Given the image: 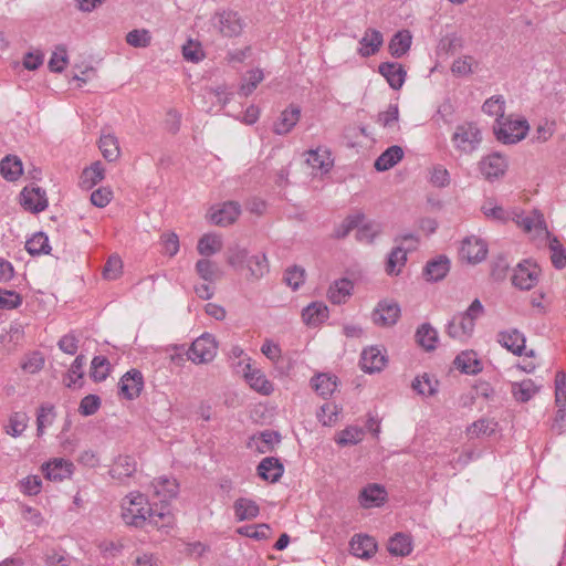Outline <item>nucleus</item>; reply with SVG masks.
<instances>
[{
	"mask_svg": "<svg viewBox=\"0 0 566 566\" xmlns=\"http://www.w3.org/2000/svg\"><path fill=\"white\" fill-rule=\"evenodd\" d=\"M484 313V307L480 300L475 298L468 310L463 313H459L452 317L447 325V334L459 340H465L471 337L475 321Z\"/></svg>",
	"mask_w": 566,
	"mask_h": 566,
	"instance_id": "1",
	"label": "nucleus"
},
{
	"mask_svg": "<svg viewBox=\"0 0 566 566\" xmlns=\"http://www.w3.org/2000/svg\"><path fill=\"white\" fill-rule=\"evenodd\" d=\"M149 512L147 497L139 492L130 493L122 502V517L127 525L142 527L147 522Z\"/></svg>",
	"mask_w": 566,
	"mask_h": 566,
	"instance_id": "2",
	"label": "nucleus"
},
{
	"mask_svg": "<svg viewBox=\"0 0 566 566\" xmlns=\"http://www.w3.org/2000/svg\"><path fill=\"white\" fill-rule=\"evenodd\" d=\"M394 242L397 245L391 250L386 262V273L388 275H398L401 272L407 262V253L416 249L418 239L413 233H407L397 235Z\"/></svg>",
	"mask_w": 566,
	"mask_h": 566,
	"instance_id": "3",
	"label": "nucleus"
},
{
	"mask_svg": "<svg viewBox=\"0 0 566 566\" xmlns=\"http://www.w3.org/2000/svg\"><path fill=\"white\" fill-rule=\"evenodd\" d=\"M528 129L530 126L526 119H511L503 116L496 118L494 134L503 144H516L525 138Z\"/></svg>",
	"mask_w": 566,
	"mask_h": 566,
	"instance_id": "4",
	"label": "nucleus"
},
{
	"mask_svg": "<svg viewBox=\"0 0 566 566\" xmlns=\"http://www.w3.org/2000/svg\"><path fill=\"white\" fill-rule=\"evenodd\" d=\"M482 142V134L476 124L468 122L457 126L452 135L454 148L461 154L475 151Z\"/></svg>",
	"mask_w": 566,
	"mask_h": 566,
	"instance_id": "5",
	"label": "nucleus"
},
{
	"mask_svg": "<svg viewBox=\"0 0 566 566\" xmlns=\"http://www.w3.org/2000/svg\"><path fill=\"white\" fill-rule=\"evenodd\" d=\"M217 349L214 337L205 333L192 342L188 350V358L196 364H206L216 357Z\"/></svg>",
	"mask_w": 566,
	"mask_h": 566,
	"instance_id": "6",
	"label": "nucleus"
},
{
	"mask_svg": "<svg viewBox=\"0 0 566 566\" xmlns=\"http://www.w3.org/2000/svg\"><path fill=\"white\" fill-rule=\"evenodd\" d=\"M212 23L227 38L240 35L244 27L239 13L232 10L217 11L212 17Z\"/></svg>",
	"mask_w": 566,
	"mask_h": 566,
	"instance_id": "7",
	"label": "nucleus"
},
{
	"mask_svg": "<svg viewBox=\"0 0 566 566\" xmlns=\"http://www.w3.org/2000/svg\"><path fill=\"white\" fill-rule=\"evenodd\" d=\"M539 272L537 264L524 260L514 268L512 284L520 290L528 291L537 284Z\"/></svg>",
	"mask_w": 566,
	"mask_h": 566,
	"instance_id": "8",
	"label": "nucleus"
},
{
	"mask_svg": "<svg viewBox=\"0 0 566 566\" xmlns=\"http://www.w3.org/2000/svg\"><path fill=\"white\" fill-rule=\"evenodd\" d=\"M20 196L22 207L32 213L42 212L48 208L45 190L38 186L24 187Z\"/></svg>",
	"mask_w": 566,
	"mask_h": 566,
	"instance_id": "9",
	"label": "nucleus"
},
{
	"mask_svg": "<svg viewBox=\"0 0 566 566\" xmlns=\"http://www.w3.org/2000/svg\"><path fill=\"white\" fill-rule=\"evenodd\" d=\"M479 168L483 177L492 181L504 176L507 169L506 159L499 153L488 155L479 163Z\"/></svg>",
	"mask_w": 566,
	"mask_h": 566,
	"instance_id": "10",
	"label": "nucleus"
},
{
	"mask_svg": "<svg viewBox=\"0 0 566 566\" xmlns=\"http://www.w3.org/2000/svg\"><path fill=\"white\" fill-rule=\"evenodd\" d=\"M400 316L398 303L392 301H381L373 312V321L381 327H389L397 323Z\"/></svg>",
	"mask_w": 566,
	"mask_h": 566,
	"instance_id": "11",
	"label": "nucleus"
},
{
	"mask_svg": "<svg viewBox=\"0 0 566 566\" xmlns=\"http://www.w3.org/2000/svg\"><path fill=\"white\" fill-rule=\"evenodd\" d=\"M118 387L119 394L128 400L139 397L144 388V378L142 373L137 369H130L120 378Z\"/></svg>",
	"mask_w": 566,
	"mask_h": 566,
	"instance_id": "12",
	"label": "nucleus"
},
{
	"mask_svg": "<svg viewBox=\"0 0 566 566\" xmlns=\"http://www.w3.org/2000/svg\"><path fill=\"white\" fill-rule=\"evenodd\" d=\"M44 476L50 481L61 482L65 479H70L74 471L73 462L55 458L42 465Z\"/></svg>",
	"mask_w": 566,
	"mask_h": 566,
	"instance_id": "13",
	"label": "nucleus"
},
{
	"mask_svg": "<svg viewBox=\"0 0 566 566\" xmlns=\"http://www.w3.org/2000/svg\"><path fill=\"white\" fill-rule=\"evenodd\" d=\"M518 227H521L525 232L535 231L537 234L546 233L548 231L545 226V220L542 213L534 210L528 214L523 212H514L512 218Z\"/></svg>",
	"mask_w": 566,
	"mask_h": 566,
	"instance_id": "14",
	"label": "nucleus"
},
{
	"mask_svg": "<svg viewBox=\"0 0 566 566\" xmlns=\"http://www.w3.org/2000/svg\"><path fill=\"white\" fill-rule=\"evenodd\" d=\"M301 118V108L291 104L287 108L282 111L279 119L273 124V132L276 135L289 134Z\"/></svg>",
	"mask_w": 566,
	"mask_h": 566,
	"instance_id": "15",
	"label": "nucleus"
},
{
	"mask_svg": "<svg viewBox=\"0 0 566 566\" xmlns=\"http://www.w3.org/2000/svg\"><path fill=\"white\" fill-rule=\"evenodd\" d=\"M379 73L386 78L392 90L402 87L407 72L403 66L396 62H384L378 66Z\"/></svg>",
	"mask_w": 566,
	"mask_h": 566,
	"instance_id": "16",
	"label": "nucleus"
},
{
	"mask_svg": "<svg viewBox=\"0 0 566 566\" xmlns=\"http://www.w3.org/2000/svg\"><path fill=\"white\" fill-rule=\"evenodd\" d=\"M136 471L137 462L134 457L118 455L109 470V474L113 479L124 483L126 479L133 476Z\"/></svg>",
	"mask_w": 566,
	"mask_h": 566,
	"instance_id": "17",
	"label": "nucleus"
},
{
	"mask_svg": "<svg viewBox=\"0 0 566 566\" xmlns=\"http://www.w3.org/2000/svg\"><path fill=\"white\" fill-rule=\"evenodd\" d=\"M241 213L240 205L235 201L224 202L211 213V222L216 226L227 227L233 223Z\"/></svg>",
	"mask_w": 566,
	"mask_h": 566,
	"instance_id": "18",
	"label": "nucleus"
},
{
	"mask_svg": "<svg viewBox=\"0 0 566 566\" xmlns=\"http://www.w3.org/2000/svg\"><path fill=\"white\" fill-rule=\"evenodd\" d=\"M486 253V244L478 238H468L462 242L461 255L470 263L481 262Z\"/></svg>",
	"mask_w": 566,
	"mask_h": 566,
	"instance_id": "19",
	"label": "nucleus"
},
{
	"mask_svg": "<svg viewBox=\"0 0 566 566\" xmlns=\"http://www.w3.org/2000/svg\"><path fill=\"white\" fill-rule=\"evenodd\" d=\"M151 488L154 489V495L158 497L160 502L170 501L177 496L179 491L178 482L167 476L154 479Z\"/></svg>",
	"mask_w": 566,
	"mask_h": 566,
	"instance_id": "20",
	"label": "nucleus"
},
{
	"mask_svg": "<svg viewBox=\"0 0 566 566\" xmlns=\"http://www.w3.org/2000/svg\"><path fill=\"white\" fill-rule=\"evenodd\" d=\"M244 378L252 389L262 394L270 395L273 391V385L266 376L258 368H253L250 364L244 370Z\"/></svg>",
	"mask_w": 566,
	"mask_h": 566,
	"instance_id": "21",
	"label": "nucleus"
},
{
	"mask_svg": "<svg viewBox=\"0 0 566 566\" xmlns=\"http://www.w3.org/2000/svg\"><path fill=\"white\" fill-rule=\"evenodd\" d=\"M354 556L369 559L377 551L376 542L368 535H355L349 543Z\"/></svg>",
	"mask_w": 566,
	"mask_h": 566,
	"instance_id": "22",
	"label": "nucleus"
},
{
	"mask_svg": "<svg viewBox=\"0 0 566 566\" xmlns=\"http://www.w3.org/2000/svg\"><path fill=\"white\" fill-rule=\"evenodd\" d=\"M258 474L265 481L277 482L284 473V467L279 459L273 457L264 458L256 468Z\"/></svg>",
	"mask_w": 566,
	"mask_h": 566,
	"instance_id": "23",
	"label": "nucleus"
},
{
	"mask_svg": "<svg viewBox=\"0 0 566 566\" xmlns=\"http://www.w3.org/2000/svg\"><path fill=\"white\" fill-rule=\"evenodd\" d=\"M497 342L515 355H522L525 349V337L515 328L499 333Z\"/></svg>",
	"mask_w": 566,
	"mask_h": 566,
	"instance_id": "24",
	"label": "nucleus"
},
{
	"mask_svg": "<svg viewBox=\"0 0 566 566\" xmlns=\"http://www.w3.org/2000/svg\"><path fill=\"white\" fill-rule=\"evenodd\" d=\"M386 365V358L376 347L364 349L360 357V367L366 373L380 371Z\"/></svg>",
	"mask_w": 566,
	"mask_h": 566,
	"instance_id": "25",
	"label": "nucleus"
},
{
	"mask_svg": "<svg viewBox=\"0 0 566 566\" xmlns=\"http://www.w3.org/2000/svg\"><path fill=\"white\" fill-rule=\"evenodd\" d=\"M450 270V261L447 256L440 255L429 261L424 269L423 275L427 281L437 282L442 280Z\"/></svg>",
	"mask_w": 566,
	"mask_h": 566,
	"instance_id": "26",
	"label": "nucleus"
},
{
	"mask_svg": "<svg viewBox=\"0 0 566 566\" xmlns=\"http://www.w3.org/2000/svg\"><path fill=\"white\" fill-rule=\"evenodd\" d=\"M416 342L427 352L436 349L439 335L437 329L429 323L421 324L415 335Z\"/></svg>",
	"mask_w": 566,
	"mask_h": 566,
	"instance_id": "27",
	"label": "nucleus"
},
{
	"mask_svg": "<svg viewBox=\"0 0 566 566\" xmlns=\"http://www.w3.org/2000/svg\"><path fill=\"white\" fill-rule=\"evenodd\" d=\"M403 158L400 146L394 145L387 148L376 160L374 167L377 171H386L397 165Z\"/></svg>",
	"mask_w": 566,
	"mask_h": 566,
	"instance_id": "28",
	"label": "nucleus"
},
{
	"mask_svg": "<svg viewBox=\"0 0 566 566\" xmlns=\"http://www.w3.org/2000/svg\"><path fill=\"white\" fill-rule=\"evenodd\" d=\"M104 177L105 169L103 164L101 161H95L82 171L80 177V186L85 190H90L96 184L102 181Z\"/></svg>",
	"mask_w": 566,
	"mask_h": 566,
	"instance_id": "29",
	"label": "nucleus"
},
{
	"mask_svg": "<svg viewBox=\"0 0 566 566\" xmlns=\"http://www.w3.org/2000/svg\"><path fill=\"white\" fill-rule=\"evenodd\" d=\"M411 41L412 36L408 30L398 31L389 42V53L397 59L403 56L410 50Z\"/></svg>",
	"mask_w": 566,
	"mask_h": 566,
	"instance_id": "30",
	"label": "nucleus"
},
{
	"mask_svg": "<svg viewBox=\"0 0 566 566\" xmlns=\"http://www.w3.org/2000/svg\"><path fill=\"white\" fill-rule=\"evenodd\" d=\"M354 284L348 279L334 282L328 290V298L333 304H343L352 295Z\"/></svg>",
	"mask_w": 566,
	"mask_h": 566,
	"instance_id": "31",
	"label": "nucleus"
},
{
	"mask_svg": "<svg viewBox=\"0 0 566 566\" xmlns=\"http://www.w3.org/2000/svg\"><path fill=\"white\" fill-rule=\"evenodd\" d=\"M386 491L378 484H369L360 492L359 500L364 507L378 506L385 501Z\"/></svg>",
	"mask_w": 566,
	"mask_h": 566,
	"instance_id": "32",
	"label": "nucleus"
},
{
	"mask_svg": "<svg viewBox=\"0 0 566 566\" xmlns=\"http://www.w3.org/2000/svg\"><path fill=\"white\" fill-rule=\"evenodd\" d=\"M311 385L319 396L327 398L337 387V377L328 374H318L311 379Z\"/></svg>",
	"mask_w": 566,
	"mask_h": 566,
	"instance_id": "33",
	"label": "nucleus"
},
{
	"mask_svg": "<svg viewBox=\"0 0 566 566\" xmlns=\"http://www.w3.org/2000/svg\"><path fill=\"white\" fill-rule=\"evenodd\" d=\"M306 163L313 168L314 171L326 174L333 166L331 155L326 150H310L307 153Z\"/></svg>",
	"mask_w": 566,
	"mask_h": 566,
	"instance_id": "34",
	"label": "nucleus"
},
{
	"mask_svg": "<svg viewBox=\"0 0 566 566\" xmlns=\"http://www.w3.org/2000/svg\"><path fill=\"white\" fill-rule=\"evenodd\" d=\"M234 514L238 521L255 518L260 513V507L253 500L240 497L233 505Z\"/></svg>",
	"mask_w": 566,
	"mask_h": 566,
	"instance_id": "35",
	"label": "nucleus"
},
{
	"mask_svg": "<svg viewBox=\"0 0 566 566\" xmlns=\"http://www.w3.org/2000/svg\"><path fill=\"white\" fill-rule=\"evenodd\" d=\"M22 171V163L17 156L8 155L0 161V174L9 181L17 180Z\"/></svg>",
	"mask_w": 566,
	"mask_h": 566,
	"instance_id": "36",
	"label": "nucleus"
},
{
	"mask_svg": "<svg viewBox=\"0 0 566 566\" xmlns=\"http://www.w3.org/2000/svg\"><path fill=\"white\" fill-rule=\"evenodd\" d=\"M328 317L327 306L321 302H313L302 312L303 321L308 325H317Z\"/></svg>",
	"mask_w": 566,
	"mask_h": 566,
	"instance_id": "37",
	"label": "nucleus"
},
{
	"mask_svg": "<svg viewBox=\"0 0 566 566\" xmlns=\"http://www.w3.org/2000/svg\"><path fill=\"white\" fill-rule=\"evenodd\" d=\"M196 272L205 282L212 283L222 276V271L211 260L203 258L197 261Z\"/></svg>",
	"mask_w": 566,
	"mask_h": 566,
	"instance_id": "38",
	"label": "nucleus"
},
{
	"mask_svg": "<svg viewBox=\"0 0 566 566\" xmlns=\"http://www.w3.org/2000/svg\"><path fill=\"white\" fill-rule=\"evenodd\" d=\"M388 551L395 556H407L412 551V542L409 535L396 533L388 542Z\"/></svg>",
	"mask_w": 566,
	"mask_h": 566,
	"instance_id": "39",
	"label": "nucleus"
},
{
	"mask_svg": "<svg viewBox=\"0 0 566 566\" xmlns=\"http://www.w3.org/2000/svg\"><path fill=\"white\" fill-rule=\"evenodd\" d=\"M382 42V34L379 31L375 29H368L360 40V43L364 45V48L359 50V53L361 56L373 55L378 52Z\"/></svg>",
	"mask_w": 566,
	"mask_h": 566,
	"instance_id": "40",
	"label": "nucleus"
},
{
	"mask_svg": "<svg viewBox=\"0 0 566 566\" xmlns=\"http://www.w3.org/2000/svg\"><path fill=\"white\" fill-rule=\"evenodd\" d=\"M98 147L107 161H115L120 154L117 138L112 134H103Z\"/></svg>",
	"mask_w": 566,
	"mask_h": 566,
	"instance_id": "41",
	"label": "nucleus"
},
{
	"mask_svg": "<svg viewBox=\"0 0 566 566\" xmlns=\"http://www.w3.org/2000/svg\"><path fill=\"white\" fill-rule=\"evenodd\" d=\"M538 391V386L532 379H524L521 382L512 385V395L515 400L526 402L532 399Z\"/></svg>",
	"mask_w": 566,
	"mask_h": 566,
	"instance_id": "42",
	"label": "nucleus"
},
{
	"mask_svg": "<svg viewBox=\"0 0 566 566\" xmlns=\"http://www.w3.org/2000/svg\"><path fill=\"white\" fill-rule=\"evenodd\" d=\"M222 245L221 237L217 234H205L199 239L197 250L199 254L208 258L221 251Z\"/></svg>",
	"mask_w": 566,
	"mask_h": 566,
	"instance_id": "43",
	"label": "nucleus"
},
{
	"mask_svg": "<svg viewBox=\"0 0 566 566\" xmlns=\"http://www.w3.org/2000/svg\"><path fill=\"white\" fill-rule=\"evenodd\" d=\"M497 422L493 419L481 418L468 427L467 434L472 439L483 436H491L495 432Z\"/></svg>",
	"mask_w": 566,
	"mask_h": 566,
	"instance_id": "44",
	"label": "nucleus"
},
{
	"mask_svg": "<svg viewBox=\"0 0 566 566\" xmlns=\"http://www.w3.org/2000/svg\"><path fill=\"white\" fill-rule=\"evenodd\" d=\"M25 249L31 255L48 254L51 250L49 238L43 232H38L25 242Z\"/></svg>",
	"mask_w": 566,
	"mask_h": 566,
	"instance_id": "45",
	"label": "nucleus"
},
{
	"mask_svg": "<svg viewBox=\"0 0 566 566\" xmlns=\"http://www.w3.org/2000/svg\"><path fill=\"white\" fill-rule=\"evenodd\" d=\"M411 387L422 396H433L438 391V381L424 374L413 379Z\"/></svg>",
	"mask_w": 566,
	"mask_h": 566,
	"instance_id": "46",
	"label": "nucleus"
},
{
	"mask_svg": "<svg viewBox=\"0 0 566 566\" xmlns=\"http://www.w3.org/2000/svg\"><path fill=\"white\" fill-rule=\"evenodd\" d=\"M226 256L229 265L240 270L243 269L244 265L248 266V260L250 258L248 250L239 245L228 248Z\"/></svg>",
	"mask_w": 566,
	"mask_h": 566,
	"instance_id": "47",
	"label": "nucleus"
},
{
	"mask_svg": "<svg viewBox=\"0 0 566 566\" xmlns=\"http://www.w3.org/2000/svg\"><path fill=\"white\" fill-rule=\"evenodd\" d=\"M454 365L464 374L474 375L481 370L480 361L472 353H462L457 356Z\"/></svg>",
	"mask_w": 566,
	"mask_h": 566,
	"instance_id": "48",
	"label": "nucleus"
},
{
	"mask_svg": "<svg viewBox=\"0 0 566 566\" xmlns=\"http://www.w3.org/2000/svg\"><path fill=\"white\" fill-rule=\"evenodd\" d=\"M109 361L104 356H95L91 363V377L94 381L99 382L106 379L109 374Z\"/></svg>",
	"mask_w": 566,
	"mask_h": 566,
	"instance_id": "49",
	"label": "nucleus"
},
{
	"mask_svg": "<svg viewBox=\"0 0 566 566\" xmlns=\"http://www.w3.org/2000/svg\"><path fill=\"white\" fill-rule=\"evenodd\" d=\"M363 219H364V214H361V213L348 216L347 218H345L343 220V222L339 226H337L335 228L334 238L344 239L345 237H347L349 234V232L352 230H354L355 228H358V226L360 224Z\"/></svg>",
	"mask_w": 566,
	"mask_h": 566,
	"instance_id": "50",
	"label": "nucleus"
},
{
	"mask_svg": "<svg viewBox=\"0 0 566 566\" xmlns=\"http://www.w3.org/2000/svg\"><path fill=\"white\" fill-rule=\"evenodd\" d=\"M481 210L483 214L489 219H493L501 222H505L509 220L507 212L504 210L503 207L496 205V202L493 199H486L483 202Z\"/></svg>",
	"mask_w": 566,
	"mask_h": 566,
	"instance_id": "51",
	"label": "nucleus"
},
{
	"mask_svg": "<svg viewBox=\"0 0 566 566\" xmlns=\"http://www.w3.org/2000/svg\"><path fill=\"white\" fill-rule=\"evenodd\" d=\"M250 274L254 279L262 277L268 271V260L265 254L252 255L248 260V266Z\"/></svg>",
	"mask_w": 566,
	"mask_h": 566,
	"instance_id": "52",
	"label": "nucleus"
},
{
	"mask_svg": "<svg viewBox=\"0 0 566 566\" xmlns=\"http://www.w3.org/2000/svg\"><path fill=\"white\" fill-rule=\"evenodd\" d=\"M123 273V261L122 259L113 254L111 255L103 269V277L106 280H116L118 279Z\"/></svg>",
	"mask_w": 566,
	"mask_h": 566,
	"instance_id": "53",
	"label": "nucleus"
},
{
	"mask_svg": "<svg viewBox=\"0 0 566 566\" xmlns=\"http://www.w3.org/2000/svg\"><path fill=\"white\" fill-rule=\"evenodd\" d=\"M22 304V296L11 290L0 289V310L10 311Z\"/></svg>",
	"mask_w": 566,
	"mask_h": 566,
	"instance_id": "54",
	"label": "nucleus"
},
{
	"mask_svg": "<svg viewBox=\"0 0 566 566\" xmlns=\"http://www.w3.org/2000/svg\"><path fill=\"white\" fill-rule=\"evenodd\" d=\"M27 427L28 416L25 413L15 412L9 419V424L7 426V433L17 438L22 434Z\"/></svg>",
	"mask_w": 566,
	"mask_h": 566,
	"instance_id": "55",
	"label": "nucleus"
},
{
	"mask_svg": "<svg viewBox=\"0 0 566 566\" xmlns=\"http://www.w3.org/2000/svg\"><path fill=\"white\" fill-rule=\"evenodd\" d=\"M172 515L169 511H165V507L157 511L150 506V512L147 518L149 524H153L156 527H170L172 525Z\"/></svg>",
	"mask_w": 566,
	"mask_h": 566,
	"instance_id": "56",
	"label": "nucleus"
},
{
	"mask_svg": "<svg viewBox=\"0 0 566 566\" xmlns=\"http://www.w3.org/2000/svg\"><path fill=\"white\" fill-rule=\"evenodd\" d=\"M238 533L256 541H262L269 537L270 526L268 524L247 525L239 527Z\"/></svg>",
	"mask_w": 566,
	"mask_h": 566,
	"instance_id": "57",
	"label": "nucleus"
},
{
	"mask_svg": "<svg viewBox=\"0 0 566 566\" xmlns=\"http://www.w3.org/2000/svg\"><path fill=\"white\" fill-rule=\"evenodd\" d=\"M363 438V430L358 427H348L342 430L336 438L339 446L357 444Z\"/></svg>",
	"mask_w": 566,
	"mask_h": 566,
	"instance_id": "58",
	"label": "nucleus"
},
{
	"mask_svg": "<svg viewBox=\"0 0 566 566\" xmlns=\"http://www.w3.org/2000/svg\"><path fill=\"white\" fill-rule=\"evenodd\" d=\"M510 270V263L504 255H499L491 263V276L496 282H502L506 279Z\"/></svg>",
	"mask_w": 566,
	"mask_h": 566,
	"instance_id": "59",
	"label": "nucleus"
},
{
	"mask_svg": "<svg viewBox=\"0 0 566 566\" xmlns=\"http://www.w3.org/2000/svg\"><path fill=\"white\" fill-rule=\"evenodd\" d=\"M504 106L505 101L503 96H492L484 102L482 105V111L491 116H496V118H502L504 116Z\"/></svg>",
	"mask_w": 566,
	"mask_h": 566,
	"instance_id": "60",
	"label": "nucleus"
},
{
	"mask_svg": "<svg viewBox=\"0 0 566 566\" xmlns=\"http://www.w3.org/2000/svg\"><path fill=\"white\" fill-rule=\"evenodd\" d=\"M53 406L51 405H42L38 411L36 416V433L38 436H42L44 432V428L48 424H51L54 419Z\"/></svg>",
	"mask_w": 566,
	"mask_h": 566,
	"instance_id": "61",
	"label": "nucleus"
},
{
	"mask_svg": "<svg viewBox=\"0 0 566 566\" xmlns=\"http://www.w3.org/2000/svg\"><path fill=\"white\" fill-rule=\"evenodd\" d=\"M263 80V72L261 70H252L248 73V77L243 80L240 86V93L249 96Z\"/></svg>",
	"mask_w": 566,
	"mask_h": 566,
	"instance_id": "62",
	"label": "nucleus"
},
{
	"mask_svg": "<svg viewBox=\"0 0 566 566\" xmlns=\"http://www.w3.org/2000/svg\"><path fill=\"white\" fill-rule=\"evenodd\" d=\"M44 366V358L41 353L33 352L25 356L21 364V368L29 373V374H35L39 370L42 369Z\"/></svg>",
	"mask_w": 566,
	"mask_h": 566,
	"instance_id": "63",
	"label": "nucleus"
},
{
	"mask_svg": "<svg viewBox=\"0 0 566 566\" xmlns=\"http://www.w3.org/2000/svg\"><path fill=\"white\" fill-rule=\"evenodd\" d=\"M126 42L134 48H146L150 43V35L147 30H132L126 35Z\"/></svg>",
	"mask_w": 566,
	"mask_h": 566,
	"instance_id": "64",
	"label": "nucleus"
}]
</instances>
